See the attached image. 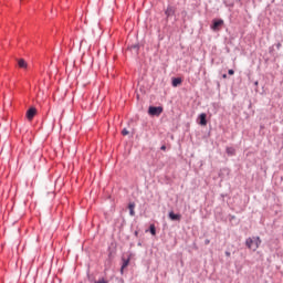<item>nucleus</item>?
Returning <instances> with one entry per match:
<instances>
[{"instance_id":"nucleus-1","label":"nucleus","mask_w":283,"mask_h":283,"mask_svg":"<svg viewBox=\"0 0 283 283\" xmlns=\"http://www.w3.org/2000/svg\"><path fill=\"white\" fill-rule=\"evenodd\" d=\"M261 244L262 240L260 239V237L248 238L245 240V247H248V249H251V251H258Z\"/></svg>"},{"instance_id":"nucleus-2","label":"nucleus","mask_w":283,"mask_h":283,"mask_svg":"<svg viewBox=\"0 0 283 283\" xmlns=\"http://www.w3.org/2000/svg\"><path fill=\"white\" fill-rule=\"evenodd\" d=\"M148 114L149 116H160L163 114V106H149Z\"/></svg>"},{"instance_id":"nucleus-3","label":"nucleus","mask_w":283,"mask_h":283,"mask_svg":"<svg viewBox=\"0 0 283 283\" xmlns=\"http://www.w3.org/2000/svg\"><path fill=\"white\" fill-rule=\"evenodd\" d=\"M222 25H224V20H213V24L211 28L216 32V31L220 30V28H222Z\"/></svg>"},{"instance_id":"nucleus-4","label":"nucleus","mask_w":283,"mask_h":283,"mask_svg":"<svg viewBox=\"0 0 283 283\" xmlns=\"http://www.w3.org/2000/svg\"><path fill=\"white\" fill-rule=\"evenodd\" d=\"M34 116H36V108L31 107L27 111V118L28 120H32V118H34Z\"/></svg>"},{"instance_id":"nucleus-5","label":"nucleus","mask_w":283,"mask_h":283,"mask_svg":"<svg viewBox=\"0 0 283 283\" xmlns=\"http://www.w3.org/2000/svg\"><path fill=\"white\" fill-rule=\"evenodd\" d=\"M199 120V125H201V127H206L207 125V115L205 113H201L198 117Z\"/></svg>"},{"instance_id":"nucleus-6","label":"nucleus","mask_w":283,"mask_h":283,"mask_svg":"<svg viewBox=\"0 0 283 283\" xmlns=\"http://www.w3.org/2000/svg\"><path fill=\"white\" fill-rule=\"evenodd\" d=\"M168 218H170L174 221L180 222L182 216L181 214H176L174 211H170L168 214Z\"/></svg>"},{"instance_id":"nucleus-7","label":"nucleus","mask_w":283,"mask_h":283,"mask_svg":"<svg viewBox=\"0 0 283 283\" xmlns=\"http://www.w3.org/2000/svg\"><path fill=\"white\" fill-rule=\"evenodd\" d=\"M165 13L167 17H174V14L176 13V9L171 6H169V7H167Z\"/></svg>"},{"instance_id":"nucleus-8","label":"nucleus","mask_w":283,"mask_h":283,"mask_svg":"<svg viewBox=\"0 0 283 283\" xmlns=\"http://www.w3.org/2000/svg\"><path fill=\"white\" fill-rule=\"evenodd\" d=\"M127 266H129V258L128 259H123V264L120 268V273L123 274V271H125V269H127Z\"/></svg>"},{"instance_id":"nucleus-9","label":"nucleus","mask_w":283,"mask_h":283,"mask_svg":"<svg viewBox=\"0 0 283 283\" xmlns=\"http://www.w3.org/2000/svg\"><path fill=\"white\" fill-rule=\"evenodd\" d=\"M128 209H129V216H136V212L134 211V209H136V203L130 202L128 205Z\"/></svg>"},{"instance_id":"nucleus-10","label":"nucleus","mask_w":283,"mask_h":283,"mask_svg":"<svg viewBox=\"0 0 283 283\" xmlns=\"http://www.w3.org/2000/svg\"><path fill=\"white\" fill-rule=\"evenodd\" d=\"M182 83V78L180 77H175L172 78V87H178Z\"/></svg>"},{"instance_id":"nucleus-11","label":"nucleus","mask_w":283,"mask_h":283,"mask_svg":"<svg viewBox=\"0 0 283 283\" xmlns=\"http://www.w3.org/2000/svg\"><path fill=\"white\" fill-rule=\"evenodd\" d=\"M19 67H22L23 70L28 69V62L25 60L21 59L18 61Z\"/></svg>"},{"instance_id":"nucleus-12","label":"nucleus","mask_w":283,"mask_h":283,"mask_svg":"<svg viewBox=\"0 0 283 283\" xmlns=\"http://www.w3.org/2000/svg\"><path fill=\"white\" fill-rule=\"evenodd\" d=\"M226 151H227L228 156H235V148H233V147H228L226 149Z\"/></svg>"},{"instance_id":"nucleus-13","label":"nucleus","mask_w":283,"mask_h":283,"mask_svg":"<svg viewBox=\"0 0 283 283\" xmlns=\"http://www.w3.org/2000/svg\"><path fill=\"white\" fill-rule=\"evenodd\" d=\"M150 233L151 235H156V226L154 224L150 226Z\"/></svg>"},{"instance_id":"nucleus-14","label":"nucleus","mask_w":283,"mask_h":283,"mask_svg":"<svg viewBox=\"0 0 283 283\" xmlns=\"http://www.w3.org/2000/svg\"><path fill=\"white\" fill-rule=\"evenodd\" d=\"M129 135V130H127V128H124L122 130V136H128Z\"/></svg>"},{"instance_id":"nucleus-15","label":"nucleus","mask_w":283,"mask_h":283,"mask_svg":"<svg viewBox=\"0 0 283 283\" xmlns=\"http://www.w3.org/2000/svg\"><path fill=\"white\" fill-rule=\"evenodd\" d=\"M138 48H139L138 44H135L130 46V50H136V52H138Z\"/></svg>"},{"instance_id":"nucleus-16","label":"nucleus","mask_w":283,"mask_h":283,"mask_svg":"<svg viewBox=\"0 0 283 283\" xmlns=\"http://www.w3.org/2000/svg\"><path fill=\"white\" fill-rule=\"evenodd\" d=\"M95 283H109V282L105 281V279H99V280L96 281Z\"/></svg>"},{"instance_id":"nucleus-17","label":"nucleus","mask_w":283,"mask_h":283,"mask_svg":"<svg viewBox=\"0 0 283 283\" xmlns=\"http://www.w3.org/2000/svg\"><path fill=\"white\" fill-rule=\"evenodd\" d=\"M228 74H230V76H233V74H235V71L229 70V71H228Z\"/></svg>"},{"instance_id":"nucleus-18","label":"nucleus","mask_w":283,"mask_h":283,"mask_svg":"<svg viewBox=\"0 0 283 283\" xmlns=\"http://www.w3.org/2000/svg\"><path fill=\"white\" fill-rule=\"evenodd\" d=\"M226 255H227V258H231V252L227 251Z\"/></svg>"},{"instance_id":"nucleus-19","label":"nucleus","mask_w":283,"mask_h":283,"mask_svg":"<svg viewBox=\"0 0 283 283\" xmlns=\"http://www.w3.org/2000/svg\"><path fill=\"white\" fill-rule=\"evenodd\" d=\"M280 48H282V43L276 44V49L280 50Z\"/></svg>"},{"instance_id":"nucleus-20","label":"nucleus","mask_w":283,"mask_h":283,"mask_svg":"<svg viewBox=\"0 0 283 283\" xmlns=\"http://www.w3.org/2000/svg\"><path fill=\"white\" fill-rule=\"evenodd\" d=\"M160 149L161 151H165L167 149V146H161Z\"/></svg>"},{"instance_id":"nucleus-21","label":"nucleus","mask_w":283,"mask_h":283,"mask_svg":"<svg viewBox=\"0 0 283 283\" xmlns=\"http://www.w3.org/2000/svg\"><path fill=\"white\" fill-rule=\"evenodd\" d=\"M211 241L209 240V239H207L206 241H205V244H209Z\"/></svg>"},{"instance_id":"nucleus-22","label":"nucleus","mask_w":283,"mask_h":283,"mask_svg":"<svg viewBox=\"0 0 283 283\" xmlns=\"http://www.w3.org/2000/svg\"><path fill=\"white\" fill-rule=\"evenodd\" d=\"M222 78H227V74H223V75H222Z\"/></svg>"},{"instance_id":"nucleus-23","label":"nucleus","mask_w":283,"mask_h":283,"mask_svg":"<svg viewBox=\"0 0 283 283\" xmlns=\"http://www.w3.org/2000/svg\"><path fill=\"white\" fill-rule=\"evenodd\" d=\"M254 85H258V82H255Z\"/></svg>"}]
</instances>
